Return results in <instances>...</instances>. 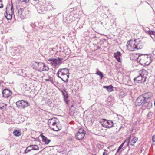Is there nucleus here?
I'll list each match as a JSON object with an SVG mask.
<instances>
[{
    "label": "nucleus",
    "mask_w": 155,
    "mask_h": 155,
    "mask_svg": "<svg viewBox=\"0 0 155 155\" xmlns=\"http://www.w3.org/2000/svg\"><path fill=\"white\" fill-rule=\"evenodd\" d=\"M18 1H19L20 2H21V0H18Z\"/></svg>",
    "instance_id": "42"
},
{
    "label": "nucleus",
    "mask_w": 155,
    "mask_h": 155,
    "mask_svg": "<svg viewBox=\"0 0 155 155\" xmlns=\"http://www.w3.org/2000/svg\"><path fill=\"white\" fill-rule=\"evenodd\" d=\"M13 134L15 136L18 137L21 135V133L20 130H16L13 131Z\"/></svg>",
    "instance_id": "22"
},
{
    "label": "nucleus",
    "mask_w": 155,
    "mask_h": 155,
    "mask_svg": "<svg viewBox=\"0 0 155 155\" xmlns=\"http://www.w3.org/2000/svg\"><path fill=\"white\" fill-rule=\"evenodd\" d=\"M62 58H49L48 59L47 61L48 63L56 67L62 63Z\"/></svg>",
    "instance_id": "5"
},
{
    "label": "nucleus",
    "mask_w": 155,
    "mask_h": 155,
    "mask_svg": "<svg viewBox=\"0 0 155 155\" xmlns=\"http://www.w3.org/2000/svg\"><path fill=\"white\" fill-rule=\"evenodd\" d=\"M103 120L104 121H106L107 123V124H108V125H109L110 126H105V125H103V124H102V125L104 127H105L107 128H110L113 127V122L111 120H107L103 119Z\"/></svg>",
    "instance_id": "17"
},
{
    "label": "nucleus",
    "mask_w": 155,
    "mask_h": 155,
    "mask_svg": "<svg viewBox=\"0 0 155 155\" xmlns=\"http://www.w3.org/2000/svg\"><path fill=\"white\" fill-rule=\"evenodd\" d=\"M136 44L135 40L128 41L127 45L128 50L130 51H133L136 50Z\"/></svg>",
    "instance_id": "7"
},
{
    "label": "nucleus",
    "mask_w": 155,
    "mask_h": 155,
    "mask_svg": "<svg viewBox=\"0 0 155 155\" xmlns=\"http://www.w3.org/2000/svg\"><path fill=\"white\" fill-rule=\"evenodd\" d=\"M134 80L136 83H139L144 82L146 81V80H144V78L140 75L137 77L134 78Z\"/></svg>",
    "instance_id": "14"
},
{
    "label": "nucleus",
    "mask_w": 155,
    "mask_h": 155,
    "mask_svg": "<svg viewBox=\"0 0 155 155\" xmlns=\"http://www.w3.org/2000/svg\"><path fill=\"white\" fill-rule=\"evenodd\" d=\"M146 101L147 102L148 100L152 96V93L150 92L145 93L142 95Z\"/></svg>",
    "instance_id": "16"
},
{
    "label": "nucleus",
    "mask_w": 155,
    "mask_h": 155,
    "mask_svg": "<svg viewBox=\"0 0 155 155\" xmlns=\"http://www.w3.org/2000/svg\"><path fill=\"white\" fill-rule=\"evenodd\" d=\"M37 64L36 69L38 71L41 72L43 71H47L49 69V68L48 65L43 62H36Z\"/></svg>",
    "instance_id": "4"
},
{
    "label": "nucleus",
    "mask_w": 155,
    "mask_h": 155,
    "mask_svg": "<svg viewBox=\"0 0 155 155\" xmlns=\"http://www.w3.org/2000/svg\"><path fill=\"white\" fill-rule=\"evenodd\" d=\"M139 75L144 78V80H146L148 74V72L146 70L143 69L139 71Z\"/></svg>",
    "instance_id": "13"
},
{
    "label": "nucleus",
    "mask_w": 155,
    "mask_h": 155,
    "mask_svg": "<svg viewBox=\"0 0 155 155\" xmlns=\"http://www.w3.org/2000/svg\"><path fill=\"white\" fill-rule=\"evenodd\" d=\"M58 120L55 117L49 119L48 120V123L49 127L51 128L53 130L58 131L61 129V127L58 122Z\"/></svg>",
    "instance_id": "1"
},
{
    "label": "nucleus",
    "mask_w": 155,
    "mask_h": 155,
    "mask_svg": "<svg viewBox=\"0 0 155 155\" xmlns=\"http://www.w3.org/2000/svg\"><path fill=\"white\" fill-rule=\"evenodd\" d=\"M152 140L153 142H155V135L153 136Z\"/></svg>",
    "instance_id": "39"
},
{
    "label": "nucleus",
    "mask_w": 155,
    "mask_h": 155,
    "mask_svg": "<svg viewBox=\"0 0 155 155\" xmlns=\"http://www.w3.org/2000/svg\"><path fill=\"white\" fill-rule=\"evenodd\" d=\"M138 138L136 137H134L131 141L130 145L133 146L134 144L138 140Z\"/></svg>",
    "instance_id": "25"
},
{
    "label": "nucleus",
    "mask_w": 155,
    "mask_h": 155,
    "mask_svg": "<svg viewBox=\"0 0 155 155\" xmlns=\"http://www.w3.org/2000/svg\"><path fill=\"white\" fill-rule=\"evenodd\" d=\"M103 87L106 88L107 90L109 92H111L113 90V87L111 85H110L109 86H104Z\"/></svg>",
    "instance_id": "23"
},
{
    "label": "nucleus",
    "mask_w": 155,
    "mask_h": 155,
    "mask_svg": "<svg viewBox=\"0 0 155 155\" xmlns=\"http://www.w3.org/2000/svg\"><path fill=\"white\" fill-rule=\"evenodd\" d=\"M154 78H155V79H154V80H155V76H154Z\"/></svg>",
    "instance_id": "46"
},
{
    "label": "nucleus",
    "mask_w": 155,
    "mask_h": 155,
    "mask_svg": "<svg viewBox=\"0 0 155 155\" xmlns=\"http://www.w3.org/2000/svg\"><path fill=\"white\" fill-rule=\"evenodd\" d=\"M31 150H32V149L31 147V145H30L27 147V148L25 151L24 153H27L28 152L31 151Z\"/></svg>",
    "instance_id": "27"
},
{
    "label": "nucleus",
    "mask_w": 155,
    "mask_h": 155,
    "mask_svg": "<svg viewBox=\"0 0 155 155\" xmlns=\"http://www.w3.org/2000/svg\"><path fill=\"white\" fill-rule=\"evenodd\" d=\"M149 115V113L147 115V117H148V115Z\"/></svg>",
    "instance_id": "43"
},
{
    "label": "nucleus",
    "mask_w": 155,
    "mask_h": 155,
    "mask_svg": "<svg viewBox=\"0 0 155 155\" xmlns=\"http://www.w3.org/2000/svg\"><path fill=\"white\" fill-rule=\"evenodd\" d=\"M61 92L62 93V95L63 96V97L66 94H67L66 91L64 89H63L61 91Z\"/></svg>",
    "instance_id": "32"
},
{
    "label": "nucleus",
    "mask_w": 155,
    "mask_h": 155,
    "mask_svg": "<svg viewBox=\"0 0 155 155\" xmlns=\"http://www.w3.org/2000/svg\"><path fill=\"white\" fill-rule=\"evenodd\" d=\"M2 0H0V1H1L2 2Z\"/></svg>",
    "instance_id": "45"
},
{
    "label": "nucleus",
    "mask_w": 155,
    "mask_h": 155,
    "mask_svg": "<svg viewBox=\"0 0 155 155\" xmlns=\"http://www.w3.org/2000/svg\"><path fill=\"white\" fill-rule=\"evenodd\" d=\"M57 75L58 77L60 78H61V77L62 76H64L66 74H65V73L62 71L60 69L58 70L57 73Z\"/></svg>",
    "instance_id": "20"
},
{
    "label": "nucleus",
    "mask_w": 155,
    "mask_h": 155,
    "mask_svg": "<svg viewBox=\"0 0 155 155\" xmlns=\"http://www.w3.org/2000/svg\"><path fill=\"white\" fill-rule=\"evenodd\" d=\"M38 12L42 14L43 13V11L42 10V9H40L39 8H38Z\"/></svg>",
    "instance_id": "34"
},
{
    "label": "nucleus",
    "mask_w": 155,
    "mask_h": 155,
    "mask_svg": "<svg viewBox=\"0 0 155 155\" xmlns=\"http://www.w3.org/2000/svg\"><path fill=\"white\" fill-rule=\"evenodd\" d=\"M151 58L147 55H142L139 56L138 60L140 63L143 66L148 65L151 62Z\"/></svg>",
    "instance_id": "2"
},
{
    "label": "nucleus",
    "mask_w": 155,
    "mask_h": 155,
    "mask_svg": "<svg viewBox=\"0 0 155 155\" xmlns=\"http://www.w3.org/2000/svg\"><path fill=\"white\" fill-rule=\"evenodd\" d=\"M3 7V5L2 3V2L0 1V8H2Z\"/></svg>",
    "instance_id": "38"
},
{
    "label": "nucleus",
    "mask_w": 155,
    "mask_h": 155,
    "mask_svg": "<svg viewBox=\"0 0 155 155\" xmlns=\"http://www.w3.org/2000/svg\"><path fill=\"white\" fill-rule=\"evenodd\" d=\"M48 8H50V10H52L51 8H52V9H56L55 8H54V7L53 6H52L51 5H48Z\"/></svg>",
    "instance_id": "33"
},
{
    "label": "nucleus",
    "mask_w": 155,
    "mask_h": 155,
    "mask_svg": "<svg viewBox=\"0 0 155 155\" xmlns=\"http://www.w3.org/2000/svg\"><path fill=\"white\" fill-rule=\"evenodd\" d=\"M64 97V100L65 101L66 103L69 104V101L68 100V93L67 94H66Z\"/></svg>",
    "instance_id": "28"
},
{
    "label": "nucleus",
    "mask_w": 155,
    "mask_h": 155,
    "mask_svg": "<svg viewBox=\"0 0 155 155\" xmlns=\"http://www.w3.org/2000/svg\"><path fill=\"white\" fill-rule=\"evenodd\" d=\"M60 69L64 72L65 73V74H67L69 73V70L67 68Z\"/></svg>",
    "instance_id": "30"
},
{
    "label": "nucleus",
    "mask_w": 155,
    "mask_h": 155,
    "mask_svg": "<svg viewBox=\"0 0 155 155\" xmlns=\"http://www.w3.org/2000/svg\"><path fill=\"white\" fill-rule=\"evenodd\" d=\"M144 99L142 95L139 96L137 98L135 104L136 105L140 106L143 105L146 102H147Z\"/></svg>",
    "instance_id": "9"
},
{
    "label": "nucleus",
    "mask_w": 155,
    "mask_h": 155,
    "mask_svg": "<svg viewBox=\"0 0 155 155\" xmlns=\"http://www.w3.org/2000/svg\"><path fill=\"white\" fill-rule=\"evenodd\" d=\"M73 18V17L72 15L64 16L63 18V21L65 23L68 24L72 21Z\"/></svg>",
    "instance_id": "12"
},
{
    "label": "nucleus",
    "mask_w": 155,
    "mask_h": 155,
    "mask_svg": "<svg viewBox=\"0 0 155 155\" xmlns=\"http://www.w3.org/2000/svg\"><path fill=\"white\" fill-rule=\"evenodd\" d=\"M154 105L155 106V101H154Z\"/></svg>",
    "instance_id": "44"
},
{
    "label": "nucleus",
    "mask_w": 155,
    "mask_h": 155,
    "mask_svg": "<svg viewBox=\"0 0 155 155\" xmlns=\"http://www.w3.org/2000/svg\"><path fill=\"white\" fill-rule=\"evenodd\" d=\"M85 134V131L83 129L81 128L79 130L78 132L76 134V138L78 140H82L84 138Z\"/></svg>",
    "instance_id": "8"
},
{
    "label": "nucleus",
    "mask_w": 155,
    "mask_h": 155,
    "mask_svg": "<svg viewBox=\"0 0 155 155\" xmlns=\"http://www.w3.org/2000/svg\"><path fill=\"white\" fill-rule=\"evenodd\" d=\"M147 33L150 35H152L154 36L155 35V31L149 30L147 31ZM151 37L153 39V37L151 36Z\"/></svg>",
    "instance_id": "31"
},
{
    "label": "nucleus",
    "mask_w": 155,
    "mask_h": 155,
    "mask_svg": "<svg viewBox=\"0 0 155 155\" xmlns=\"http://www.w3.org/2000/svg\"><path fill=\"white\" fill-rule=\"evenodd\" d=\"M115 114L116 115V116H117V117L118 116H119V117L118 118V119H120V118H122V117L120 115H118L116 113Z\"/></svg>",
    "instance_id": "37"
},
{
    "label": "nucleus",
    "mask_w": 155,
    "mask_h": 155,
    "mask_svg": "<svg viewBox=\"0 0 155 155\" xmlns=\"http://www.w3.org/2000/svg\"><path fill=\"white\" fill-rule=\"evenodd\" d=\"M121 56V53L120 52H117L114 54V56L117 60L118 62H120V56Z\"/></svg>",
    "instance_id": "18"
},
{
    "label": "nucleus",
    "mask_w": 155,
    "mask_h": 155,
    "mask_svg": "<svg viewBox=\"0 0 155 155\" xmlns=\"http://www.w3.org/2000/svg\"><path fill=\"white\" fill-rule=\"evenodd\" d=\"M18 15L21 18H25L27 17V15L26 11L23 9L20 8L18 11Z\"/></svg>",
    "instance_id": "11"
},
{
    "label": "nucleus",
    "mask_w": 155,
    "mask_h": 155,
    "mask_svg": "<svg viewBox=\"0 0 155 155\" xmlns=\"http://www.w3.org/2000/svg\"><path fill=\"white\" fill-rule=\"evenodd\" d=\"M69 74V73L68 74L64 75V76L62 77L61 78V80L64 82H68Z\"/></svg>",
    "instance_id": "19"
},
{
    "label": "nucleus",
    "mask_w": 155,
    "mask_h": 155,
    "mask_svg": "<svg viewBox=\"0 0 155 155\" xmlns=\"http://www.w3.org/2000/svg\"><path fill=\"white\" fill-rule=\"evenodd\" d=\"M42 141L45 142L46 144H48L51 142V140L48 139L45 137L42 139Z\"/></svg>",
    "instance_id": "24"
},
{
    "label": "nucleus",
    "mask_w": 155,
    "mask_h": 155,
    "mask_svg": "<svg viewBox=\"0 0 155 155\" xmlns=\"http://www.w3.org/2000/svg\"><path fill=\"white\" fill-rule=\"evenodd\" d=\"M12 92L8 89H5L2 91L3 96L5 98H9L11 97L12 94Z\"/></svg>",
    "instance_id": "10"
},
{
    "label": "nucleus",
    "mask_w": 155,
    "mask_h": 155,
    "mask_svg": "<svg viewBox=\"0 0 155 155\" xmlns=\"http://www.w3.org/2000/svg\"><path fill=\"white\" fill-rule=\"evenodd\" d=\"M16 104L17 107L20 109H24L29 106L28 103L24 100L18 101L16 102Z\"/></svg>",
    "instance_id": "6"
},
{
    "label": "nucleus",
    "mask_w": 155,
    "mask_h": 155,
    "mask_svg": "<svg viewBox=\"0 0 155 155\" xmlns=\"http://www.w3.org/2000/svg\"><path fill=\"white\" fill-rule=\"evenodd\" d=\"M136 43V50L141 49L143 47V44L141 43L140 40L139 39L135 40Z\"/></svg>",
    "instance_id": "15"
},
{
    "label": "nucleus",
    "mask_w": 155,
    "mask_h": 155,
    "mask_svg": "<svg viewBox=\"0 0 155 155\" xmlns=\"http://www.w3.org/2000/svg\"><path fill=\"white\" fill-rule=\"evenodd\" d=\"M103 155H107V153L104 152H103Z\"/></svg>",
    "instance_id": "41"
},
{
    "label": "nucleus",
    "mask_w": 155,
    "mask_h": 155,
    "mask_svg": "<svg viewBox=\"0 0 155 155\" xmlns=\"http://www.w3.org/2000/svg\"><path fill=\"white\" fill-rule=\"evenodd\" d=\"M51 78H49V79H45V80L46 81H50L51 82H52V80H51Z\"/></svg>",
    "instance_id": "36"
},
{
    "label": "nucleus",
    "mask_w": 155,
    "mask_h": 155,
    "mask_svg": "<svg viewBox=\"0 0 155 155\" xmlns=\"http://www.w3.org/2000/svg\"><path fill=\"white\" fill-rule=\"evenodd\" d=\"M125 141L123 143L120 145L119 147L118 148L117 150V153H120L122 151V150H123V148H122V147L124 145V143H125Z\"/></svg>",
    "instance_id": "21"
},
{
    "label": "nucleus",
    "mask_w": 155,
    "mask_h": 155,
    "mask_svg": "<svg viewBox=\"0 0 155 155\" xmlns=\"http://www.w3.org/2000/svg\"><path fill=\"white\" fill-rule=\"evenodd\" d=\"M29 0H21V2H25V3H28Z\"/></svg>",
    "instance_id": "35"
},
{
    "label": "nucleus",
    "mask_w": 155,
    "mask_h": 155,
    "mask_svg": "<svg viewBox=\"0 0 155 155\" xmlns=\"http://www.w3.org/2000/svg\"><path fill=\"white\" fill-rule=\"evenodd\" d=\"M13 13V5L10 4L7 6L6 8V13L5 14V18L8 20H11L12 18Z\"/></svg>",
    "instance_id": "3"
},
{
    "label": "nucleus",
    "mask_w": 155,
    "mask_h": 155,
    "mask_svg": "<svg viewBox=\"0 0 155 155\" xmlns=\"http://www.w3.org/2000/svg\"><path fill=\"white\" fill-rule=\"evenodd\" d=\"M40 136L41 137V138H42V139H43V138H44V137H45V136L43 135L42 134H41Z\"/></svg>",
    "instance_id": "40"
},
{
    "label": "nucleus",
    "mask_w": 155,
    "mask_h": 155,
    "mask_svg": "<svg viewBox=\"0 0 155 155\" xmlns=\"http://www.w3.org/2000/svg\"><path fill=\"white\" fill-rule=\"evenodd\" d=\"M95 74L100 77L101 79H102L103 77V73L99 71L98 69H97V71Z\"/></svg>",
    "instance_id": "26"
},
{
    "label": "nucleus",
    "mask_w": 155,
    "mask_h": 155,
    "mask_svg": "<svg viewBox=\"0 0 155 155\" xmlns=\"http://www.w3.org/2000/svg\"><path fill=\"white\" fill-rule=\"evenodd\" d=\"M32 148V149L34 150H38L39 149V147L36 145H31Z\"/></svg>",
    "instance_id": "29"
}]
</instances>
